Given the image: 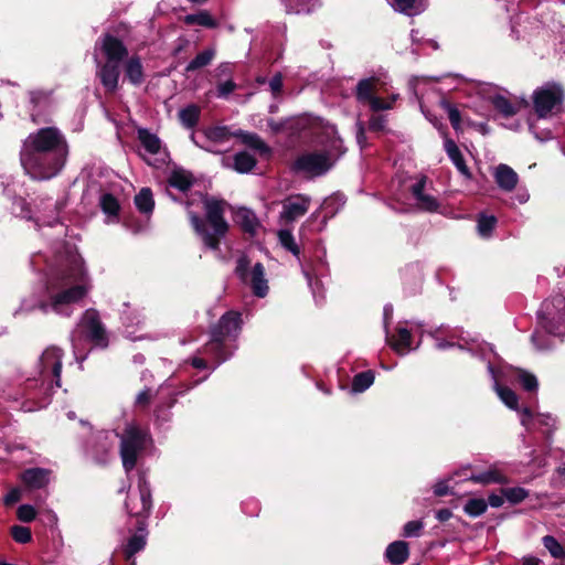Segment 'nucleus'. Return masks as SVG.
Masks as SVG:
<instances>
[{
  "label": "nucleus",
  "mask_w": 565,
  "mask_h": 565,
  "mask_svg": "<svg viewBox=\"0 0 565 565\" xmlns=\"http://www.w3.org/2000/svg\"><path fill=\"white\" fill-rule=\"evenodd\" d=\"M68 156V143L56 127L38 129V180L60 173Z\"/></svg>",
  "instance_id": "f257e3e1"
},
{
  "label": "nucleus",
  "mask_w": 565,
  "mask_h": 565,
  "mask_svg": "<svg viewBox=\"0 0 565 565\" xmlns=\"http://www.w3.org/2000/svg\"><path fill=\"white\" fill-rule=\"evenodd\" d=\"M203 203L206 220L191 211L189 212L190 223L206 248L220 250L221 239L225 237L230 230V225L224 217L226 202L207 198Z\"/></svg>",
  "instance_id": "f03ea898"
},
{
  "label": "nucleus",
  "mask_w": 565,
  "mask_h": 565,
  "mask_svg": "<svg viewBox=\"0 0 565 565\" xmlns=\"http://www.w3.org/2000/svg\"><path fill=\"white\" fill-rule=\"evenodd\" d=\"M241 329V313L234 310L226 311L210 328V340L203 345L202 352L220 365L233 355L235 347L228 344L227 341H235Z\"/></svg>",
  "instance_id": "7ed1b4c3"
},
{
  "label": "nucleus",
  "mask_w": 565,
  "mask_h": 565,
  "mask_svg": "<svg viewBox=\"0 0 565 565\" xmlns=\"http://www.w3.org/2000/svg\"><path fill=\"white\" fill-rule=\"evenodd\" d=\"M98 43L106 61L99 65L96 75L105 93L115 94L118 89L121 63L128 58L129 51L122 40L109 32L103 33Z\"/></svg>",
  "instance_id": "20e7f679"
},
{
  "label": "nucleus",
  "mask_w": 565,
  "mask_h": 565,
  "mask_svg": "<svg viewBox=\"0 0 565 565\" xmlns=\"http://www.w3.org/2000/svg\"><path fill=\"white\" fill-rule=\"evenodd\" d=\"M328 148L321 151H308L299 154L291 164L294 172H303L310 177H321L329 172L337 160L345 153L343 140L332 129Z\"/></svg>",
  "instance_id": "39448f33"
},
{
  "label": "nucleus",
  "mask_w": 565,
  "mask_h": 565,
  "mask_svg": "<svg viewBox=\"0 0 565 565\" xmlns=\"http://www.w3.org/2000/svg\"><path fill=\"white\" fill-rule=\"evenodd\" d=\"M148 434L136 425L127 426L120 438V457L126 472L134 470L139 454L146 448Z\"/></svg>",
  "instance_id": "423d86ee"
},
{
  "label": "nucleus",
  "mask_w": 565,
  "mask_h": 565,
  "mask_svg": "<svg viewBox=\"0 0 565 565\" xmlns=\"http://www.w3.org/2000/svg\"><path fill=\"white\" fill-rule=\"evenodd\" d=\"M537 319L550 334L559 335L565 332V297L555 295L543 301Z\"/></svg>",
  "instance_id": "0eeeda50"
},
{
  "label": "nucleus",
  "mask_w": 565,
  "mask_h": 565,
  "mask_svg": "<svg viewBox=\"0 0 565 565\" xmlns=\"http://www.w3.org/2000/svg\"><path fill=\"white\" fill-rule=\"evenodd\" d=\"M62 358L63 351L56 347L47 348L42 353L38 363V382L41 381V385L47 384L52 388L54 384L61 387Z\"/></svg>",
  "instance_id": "6e6552de"
},
{
  "label": "nucleus",
  "mask_w": 565,
  "mask_h": 565,
  "mask_svg": "<svg viewBox=\"0 0 565 565\" xmlns=\"http://www.w3.org/2000/svg\"><path fill=\"white\" fill-rule=\"evenodd\" d=\"M382 85V81L375 76L360 79L355 87L356 100L363 105H369L373 113L390 110L391 103H385L383 98L376 96Z\"/></svg>",
  "instance_id": "1a4fd4ad"
},
{
  "label": "nucleus",
  "mask_w": 565,
  "mask_h": 565,
  "mask_svg": "<svg viewBox=\"0 0 565 565\" xmlns=\"http://www.w3.org/2000/svg\"><path fill=\"white\" fill-rule=\"evenodd\" d=\"M125 510L136 521L141 519L148 522L152 509L151 489L146 480H139L138 493L128 494L125 500Z\"/></svg>",
  "instance_id": "9d476101"
},
{
  "label": "nucleus",
  "mask_w": 565,
  "mask_h": 565,
  "mask_svg": "<svg viewBox=\"0 0 565 565\" xmlns=\"http://www.w3.org/2000/svg\"><path fill=\"white\" fill-rule=\"evenodd\" d=\"M565 95L558 84L540 87L533 93V107L539 118H546L555 107L561 106Z\"/></svg>",
  "instance_id": "9b49d317"
},
{
  "label": "nucleus",
  "mask_w": 565,
  "mask_h": 565,
  "mask_svg": "<svg viewBox=\"0 0 565 565\" xmlns=\"http://www.w3.org/2000/svg\"><path fill=\"white\" fill-rule=\"evenodd\" d=\"M129 537L121 546L125 561L129 565H136L135 555L145 550L148 541V522L145 520L136 521L132 527L128 529Z\"/></svg>",
  "instance_id": "f8f14e48"
},
{
  "label": "nucleus",
  "mask_w": 565,
  "mask_h": 565,
  "mask_svg": "<svg viewBox=\"0 0 565 565\" xmlns=\"http://www.w3.org/2000/svg\"><path fill=\"white\" fill-rule=\"evenodd\" d=\"M82 324L86 340L102 349L108 347V334L97 310L87 309L83 316Z\"/></svg>",
  "instance_id": "ddd939ff"
},
{
  "label": "nucleus",
  "mask_w": 565,
  "mask_h": 565,
  "mask_svg": "<svg viewBox=\"0 0 565 565\" xmlns=\"http://www.w3.org/2000/svg\"><path fill=\"white\" fill-rule=\"evenodd\" d=\"M86 294L87 290L84 286L75 285L53 295L50 302L38 303V309L44 313H47L50 310L56 313H63L64 306L78 302L86 296Z\"/></svg>",
  "instance_id": "4468645a"
},
{
  "label": "nucleus",
  "mask_w": 565,
  "mask_h": 565,
  "mask_svg": "<svg viewBox=\"0 0 565 565\" xmlns=\"http://www.w3.org/2000/svg\"><path fill=\"white\" fill-rule=\"evenodd\" d=\"M309 206V196L305 194L291 195L282 202L280 217L287 223L295 222L308 212Z\"/></svg>",
  "instance_id": "2eb2a0df"
},
{
  "label": "nucleus",
  "mask_w": 565,
  "mask_h": 565,
  "mask_svg": "<svg viewBox=\"0 0 565 565\" xmlns=\"http://www.w3.org/2000/svg\"><path fill=\"white\" fill-rule=\"evenodd\" d=\"M444 149H445L447 156L449 157V159L451 160V162L454 163V166L457 168V170L465 178L472 179V173H471L469 167L467 166L466 160H465L459 147L455 142V140H452L451 138H448L446 136L445 142H444Z\"/></svg>",
  "instance_id": "dca6fc26"
},
{
  "label": "nucleus",
  "mask_w": 565,
  "mask_h": 565,
  "mask_svg": "<svg viewBox=\"0 0 565 565\" xmlns=\"http://www.w3.org/2000/svg\"><path fill=\"white\" fill-rule=\"evenodd\" d=\"M20 161L26 174L35 178V135L30 134L20 152Z\"/></svg>",
  "instance_id": "f3484780"
},
{
  "label": "nucleus",
  "mask_w": 565,
  "mask_h": 565,
  "mask_svg": "<svg viewBox=\"0 0 565 565\" xmlns=\"http://www.w3.org/2000/svg\"><path fill=\"white\" fill-rule=\"evenodd\" d=\"M494 180L501 190L510 192L515 189L519 177L511 167L500 163L495 168Z\"/></svg>",
  "instance_id": "a211bd4d"
},
{
  "label": "nucleus",
  "mask_w": 565,
  "mask_h": 565,
  "mask_svg": "<svg viewBox=\"0 0 565 565\" xmlns=\"http://www.w3.org/2000/svg\"><path fill=\"white\" fill-rule=\"evenodd\" d=\"M235 136L239 137L245 146L257 151L262 158L271 157V148L257 134L239 130Z\"/></svg>",
  "instance_id": "6ab92c4d"
},
{
  "label": "nucleus",
  "mask_w": 565,
  "mask_h": 565,
  "mask_svg": "<svg viewBox=\"0 0 565 565\" xmlns=\"http://www.w3.org/2000/svg\"><path fill=\"white\" fill-rule=\"evenodd\" d=\"M385 557L392 565H403L409 558V545L405 541H394L387 545Z\"/></svg>",
  "instance_id": "aec40b11"
},
{
  "label": "nucleus",
  "mask_w": 565,
  "mask_h": 565,
  "mask_svg": "<svg viewBox=\"0 0 565 565\" xmlns=\"http://www.w3.org/2000/svg\"><path fill=\"white\" fill-rule=\"evenodd\" d=\"M125 78L134 86H140L145 79L143 66L138 55L125 60Z\"/></svg>",
  "instance_id": "412c9836"
},
{
  "label": "nucleus",
  "mask_w": 565,
  "mask_h": 565,
  "mask_svg": "<svg viewBox=\"0 0 565 565\" xmlns=\"http://www.w3.org/2000/svg\"><path fill=\"white\" fill-rule=\"evenodd\" d=\"M250 287L256 297L264 298L268 294V282L265 278V267L262 263H256L250 271Z\"/></svg>",
  "instance_id": "4be33fe9"
},
{
  "label": "nucleus",
  "mask_w": 565,
  "mask_h": 565,
  "mask_svg": "<svg viewBox=\"0 0 565 565\" xmlns=\"http://www.w3.org/2000/svg\"><path fill=\"white\" fill-rule=\"evenodd\" d=\"M234 221L244 233L249 234L250 236L256 235L259 222L252 210L246 207L238 209L234 215Z\"/></svg>",
  "instance_id": "5701e85b"
},
{
  "label": "nucleus",
  "mask_w": 565,
  "mask_h": 565,
  "mask_svg": "<svg viewBox=\"0 0 565 565\" xmlns=\"http://www.w3.org/2000/svg\"><path fill=\"white\" fill-rule=\"evenodd\" d=\"M287 14H310L319 6V0H280Z\"/></svg>",
  "instance_id": "b1692460"
},
{
  "label": "nucleus",
  "mask_w": 565,
  "mask_h": 565,
  "mask_svg": "<svg viewBox=\"0 0 565 565\" xmlns=\"http://www.w3.org/2000/svg\"><path fill=\"white\" fill-rule=\"evenodd\" d=\"M168 183L181 192H188L194 184V178L183 169H175L171 172Z\"/></svg>",
  "instance_id": "393cba45"
},
{
  "label": "nucleus",
  "mask_w": 565,
  "mask_h": 565,
  "mask_svg": "<svg viewBox=\"0 0 565 565\" xmlns=\"http://www.w3.org/2000/svg\"><path fill=\"white\" fill-rule=\"evenodd\" d=\"M470 481L479 484H491V483H499V484H505L509 482V479L507 476H504L501 471L498 469H489L487 471L472 475L469 478Z\"/></svg>",
  "instance_id": "a878e982"
},
{
  "label": "nucleus",
  "mask_w": 565,
  "mask_h": 565,
  "mask_svg": "<svg viewBox=\"0 0 565 565\" xmlns=\"http://www.w3.org/2000/svg\"><path fill=\"white\" fill-rule=\"evenodd\" d=\"M134 203L141 214H151L154 209L153 194L150 188H142L134 198Z\"/></svg>",
  "instance_id": "bb28decb"
},
{
  "label": "nucleus",
  "mask_w": 565,
  "mask_h": 565,
  "mask_svg": "<svg viewBox=\"0 0 565 565\" xmlns=\"http://www.w3.org/2000/svg\"><path fill=\"white\" fill-rule=\"evenodd\" d=\"M99 207L109 218L118 221L120 203L111 193H103L99 198Z\"/></svg>",
  "instance_id": "cd10ccee"
},
{
  "label": "nucleus",
  "mask_w": 565,
  "mask_h": 565,
  "mask_svg": "<svg viewBox=\"0 0 565 565\" xmlns=\"http://www.w3.org/2000/svg\"><path fill=\"white\" fill-rule=\"evenodd\" d=\"M138 140L150 154L159 153L161 140L156 134L150 132L147 128H140L138 129Z\"/></svg>",
  "instance_id": "c85d7f7f"
},
{
  "label": "nucleus",
  "mask_w": 565,
  "mask_h": 565,
  "mask_svg": "<svg viewBox=\"0 0 565 565\" xmlns=\"http://www.w3.org/2000/svg\"><path fill=\"white\" fill-rule=\"evenodd\" d=\"M216 55V50L214 47H207L196 54V56L189 62L185 67L188 73L195 72L200 68H203L212 63Z\"/></svg>",
  "instance_id": "c756f323"
},
{
  "label": "nucleus",
  "mask_w": 565,
  "mask_h": 565,
  "mask_svg": "<svg viewBox=\"0 0 565 565\" xmlns=\"http://www.w3.org/2000/svg\"><path fill=\"white\" fill-rule=\"evenodd\" d=\"M200 116L201 109L195 104L188 105L179 111V119L188 129H192L199 124Z\"/></svg>",
  "instance_id": "7c9ffc66"
},
{
  "label": "nucleus",
  "mask_w": 565,
  "mask_h": 565,
  "mask_svg": "<svg viewBox=\"0 0 565 565\" xmlns=\"http://www.w3.org/2000/svg\"><path fill=\"white\" fill-rule=\"evenodd\" d=\"M498 218L494 215L481 212L477 216V230L481 237L488 238L497 227Z\"/></svg>",
  "instance_id": "2f4dec72"
},
{
  "label": "nucleus",
  "mask_w": 565,
  "mask_h": 565,
  "mask_svg": "<svg viewBox=\"0 0 565 565\" xmlns=\"http://www.w3.org/2000/svg\"><path fill=\"white\" fill-rule=\"evenodd\" d=\"M184 22L188 25H201L207 29H215L217 26V21L205 10L185 15Z\"/></svg>",
  "instance_id": "473e14b6"
},
{
  "label": "nucleus",
  "mask_w": 565,
  "mask_h": 565,
  "mask_svg": "<svg viewBox=\"0 0 565 565\" xmlns=\"http://www.w3.org/2000/svg\"><path fill=\"white\" fill-rule=\"evenodd\" d=\"M494 109L499 111L503 117L510 118L516 115L520 110V107L512 104L510 99L504 97L503 95H495L491 100Z\"/></svg>",
  "instance_id": "72a5a7b5"
},
{
  "label": "nucleus",
  "mask_w": 565,
  "mask_h": 565,
  "mask_svg": "<svg viewBox=\"0 0 565 565\" xmlns=\"http://www.w3.org/2000/svg\"><path fill=\"white\" fill-rule=\"evenodd\" d=\"M257 163V160L247 151H239L234 156V169L238 173L250 172Z\"/></svg>",
  "instance_id": "f704fd0d"
},
{
  "label": "nucleus",
  "mask_w": 565,
  "mask_h": 565,
  "mask_svg": "<svg viewBox=\"0 0 565 565\" xmlns=\"http://www.w3.org/2000/svg\"><path fill=\"white\" fill-rule=\"evenodd\" d=\"M374 379L375 375L372 370L355 374L352 380V392L362 393L366 391L374 383Z\"/></svg>",
  "instance_id": "c9c22d12"
},
{
  "label": "nucleus",
  "mask_w": 565,
  "mask_h": 565,
  "mask_svg": "<svg viewBox=\"0 0 565 565\" xmlns=\"http://www.w3.org/2000/svg\"><path fill=\"white\" fill-rule=\"evenodd\" d=\"M412 342V333L406 328H398L397 329V338L393 341H391L392 348L398 352L404 353L409 347Z\"/></svg>",
  "instance_id": "e433bc0d"
},
{
  "label": "nucleus",
  "mask_w": 565,
  "mask_h": 565,
  "mask_svg": "<svg viewBox=\"0 0 565 565\" xmlns=\"http://www.w3.org/2000/svg\"><path fill=\"white\" fill-rule=\"evenodd\" d=\"M177 403L174 397H168L163 403L159 404L154 409L156 419L160 423H168L172 418L171 408Z\"/></svg>",
  "instance_id": "4c0bfd02"
},
{
  "label": "nucleus",
  "mask_w": 565,
  "mask_h": 565,
  "mask_svg": "<svg viewBox=\"0 0 565 565\" xmlns=\"http://www.w3.org/2000/svg\"><path fill=\"white\" fill-rule=\"evenodd\" d=\"M501 493L511 504H519L529 497V490L522 487L501 488Z\"/></svg>",
  "instance_id": "58836bf2"
},
{
  "label": "nucleus",
  "mask_w": 565,
  "mask_h": 565,
  "mask_svg": "<svg viewBox=\"0 0 565 565\" xmlns=\"http://www.w3.org/2000/svg\"><path fill=\"white\" fill-rule=\"evenodd\" d=\"M487 508H488V503L484 499L475 498V499H469L466 502V504L463 507V511L469 516L477 518V516L482 515L487 511Z\"/></svg>",
  "instance_id": "ea45409f"
},
{
  "label": "nucleus",
  "mask_w": 565,
  "mask_h": 565,
  "mask_svg": "<svg viewBox=\"0 0 565 565\" xmlns=\"http://www.w3.org/2000/svg\"><path fill=\"white\" fill-rule=\"evenodd\" d=\"M278 238L281 246L290 252L294 256L299 257L300 247L295 242V237L289 230H280L278 232Z\"/></svg>",
  "instance_id": "a19ab883"
},
{
  "label": "nucleus",
  "mask_w": 565,
  "mask_h": 565,
  "mask_svg": "<svg viewBox=\"0 0 565 565\" xmlns=\"http://www.w3.org/2000/svg\"><path fill=\"white\" fill-rule=\"evenodd\" d=\"M542 543L544 547L550 552L551 556L554 558H564L565 557V548L564 546L552 535H545L542 539Z\"/></svg>",
  "instance_id": "79ce46f5"
},
{
  "label": "nucleus",
  "mask_w": 565,
  "mask_h": 565,
  "mask_svg": "<svg viewBox=\"0 0 565 565\" xmlns=\"http://www.w3.org/2000/svg\"><path fill=\"white\" fill-rule=\"evenodd\" d=\"M518 382L526 392H536L539 387V381L536 376L525 370H519L516 375Z\"/></svg>",
  "instance_id": "37998d69"
},
{
  "label": "nucleus",
  "mask_w": 565,
  "mask_h": 565,
  "mask_svg": "<svg viewBox=\"0 0 565 565\" xmlns=\"http://www.w3.org/2000/svg\"><path fill=\"white\" fill-rule=\"evenodd\" d=\"M498 395L501 401L511 409L518 411L519 408V397L513 390L508 386H498L497 388Z\"/></svg>",
  "instance_id": "c03bdc74"
},
{
  "label": "nucleus",
  "mask_w": 565,
  "mask_h": 565,
  "mask_svg": "<svg viewBox=\"0 0 565 565\" xmlns=\"http://www.w3.org/2000/svg\"><path fill=\"white\" fill-rule=\"evenodd\" d=\"M10 533H11L12 539L17 543L24 544L32 540V532H31V529L28 526L13 525L10 529Z\"/></svg>",
  "instance_id": "a18cd8bd"
},
{
  "label": "nucleus",
  "mask_w": 565,
  "mask_h": 565,
  "mask_svg": "<svg viewBox=\"0 0 565 565\" xmlns=\"http://www.w3.org/2000/svg\"><path fill=\"white\" fill-rule=\"evenodd\" d=\"M206 136L212 141L222 142L228 140L233 135L227 127L216 126L211 128Z\"/></svg>",
  "instance_id": "49530a36"
},
{
  "label": "nucleus",
  "mask_w": 565,
  "mask_h": 565,
  "mask_svg": "<svg viewBox=\"0 0 565 565\" xmlns=\"http://www.w3.org/2000/svg\"><path fill=\"white\" fill-rule=\"evenodd\" d=\"M424 529V522L422 520L409 521L405 523L403 527L404 537H418L420 536L422 530Z\"/></svg>",
  "instance_id": "de8ad7c7"
},
{
  "label": "nucleus",
  "mask_w": 565,
  "mask_h": 565,
  "mask_svg": "<svg viewBox=\"0 0 565 565\" xmlns=\"http://www.w3.org/2000/svg\"><path fill=\"white\" fill-rule=\"evenodd\" d=\"M418 207L427 212H436L439 207V203L433 195L424 194L416 199Z\"/></svg>",
  "instance_id": "09e8293b"
},
{
  "label": "nucleus",
  "mask_w": 565,
  "mask_h": 565,
  "mask_svg": "<svg viewBox=\"0 0 565 565\" xmlns=\"http://www.w3.org/2000/svg\"><path fill=\"white\" fill-rule=\"evenodd\" d=\"M249 265H250V260L247 256L243 255L241 256L238 259H237V263H236V268H235V273L237 275V277L243 280L244 282L247 281L248 279V276H249Z\"/></svg>",
  "instance_id": "8fccbe9b"
},
{
  "label": "nucleus",
  "mask_w": 565,
  "mask_h": 565,
  "mask_svg": "<svg viewBox=\"0 0 565 565\" xmlns=\"http://www.w3.org/2000/svg\"><path fill=\"white\" fill-rule=\"evenodd\" d=\"M447 111H448V118L451 124V127L458 131L461 129V114L459 109L455 106H452L450 103H447L445 105Z\"/></svg>",
  "instance_id": "3c124183"
},
{
  "label": "nucleus",
  "mask_w": 565,
  "mask_h": 565,
  "mask_svg": "<svg viewBox=\"0 0 565 565\" xmlns=\"http://www.w3.org/2000/svg\"><path fill=\"white\" fill-rule=\"evenodd\" d=\"M17 516L22 522H32L35 520V507L22 504L18 508Z\"/></svg>",
  "instance_id": "603ef678"
},
{
  "label": "nucleus",
  "mask_w": 565,
  "mask_h": 565,
  "mask_svg": "<svg viewBox=\"0 0 565 565\" xmlns=\"http://www.w3.org/2000/svg\"><path fill=\"white\" fill-rule=\"evenodd\" d=\"M237 85L234 81L227 79L225 82L218 83L217 88V96L221 98H227L230 94H232L236 89Z\"/></svg>",
  "instance_id": "864d4df0"
},
{
  "label": "nucleus",
  "mask_w": 565,
  "mask_h": 565,
  "mask_svg": "<svg viewBox=\"0 0 565 565\" xmlns=\"http://www.w3.org/2000/svg\"><path fill=\"white\" fill-rule=\"evenodd\" d=\"M386 126V118L383 115H372L369 120V129L371 131H383Z\"/></svg>",
  "instance_id": "5fc2aeb1"
},
{
  "label": "nucleus",
  "mask_w": 565,
  "mask_h": 565,
  "mask_svg": "<svg viewBox=\"0 0 565 565\" xmlns=\"http://www.w3.org/2000/svg\"><path fill=\"white\" fill-rule=\"evenodd\" d=\"M416 1L417 0H395L396 10L405 14H412Z\"/></svg>",
  "instance_id": "6e6d98bb"
},
{
  "label": "nucleus",
  "mask_w": 565,
  "mask_h": 565,
  "mask_svg": "<svg viewBox=\"0 0 565 565\" xmlns=\"http://www.w3.org/2000/svg\"><path fill=\"white\" fill-rule=\"evenodd\" d=\"M282 76L280 73L275 74L269 81V87L274 96H277L282 90Z\"/></svg>",
  "instance_id": "4d7b16f0"
},
{
  "label": "nucleus",
  "mask_w": 565,
  "mask_h": 565,
  "mask_svg": "<svg viewBox=\"0 0 565 565\" xmlns=\"http://www.w3.org/2000/svg\"><path fill=\"white\" fill-rule=\"evenodd\" d=\"M21 500V490L12 488L4 497L3 502L7 507H11Z\"/></svg>",
  "instance_id": "13d9d810"
},
{
  "label": "nucleus",
  "mask_w": 565,
  "mask_h": 565,
  "mask_svg": "<svg viewBox=\"0 0 565 565\" xmlns=\"http://www.w3.org/2000/svg\"><path fill=\"white\" fill-rule=\"evenodd\" d=\"M426 180L427 178L423 175L415 184L411 186V193L413 194L415 200L425 194L424 190L426 185Z\"/></svg>",
  "instance_id": "bf43d9fd"
},
{
  "label": "nucleus",
  "mask_w": 565,
  "mask_h": 565,
  "mask_svg": "<svg viewBox=\"0 0 565 565\" xmlns=\"http://www.w3.org/2000/svg\"><path fill=\"white\" fill-rule=\"evenodd\" d=\"M52 470L38 468V490L44 488L49 481Z\"/></svg>",
  "instance_id": "052dcab7"
},
{
  "label": "nucleus",
  "mask_w": 565,
  "mask_h": 565,
  "mask_svg": "<svg viewBox=\"0 0 565 565\" xmlns=\"http://www.w3.org/2000/svg\"><path fill=\"white\" fill-rule=\"evenodd\" d=\"M151 393L149 388L141 391L136 397V404L146 407L150 404Z\"/></svg>",
  "instance_id": "680f3d73"
},
{
  "label": "nucleus",
  "mask_w": 565,
  "mask_h": 565,
  "mask_svg": "<svg viewBox=\"0 0 565 565\" xmlns=\"http://www.w3.org/2000/svg\"><path fill=\"white\" fill-rule=\"evenodd\" d=\"M23 482L29 487H35V468H29L22 473Z\"/></svg>",
  "instance_id": "e2e57ef3"
},
{
  "label": "nucleus",
  "mask_w": 565,
  "mask_h": 565,
  "mask_svg": "<svg viewBox=\"0 0 565 565\" xmlns=\"http://www.w3.org/2000/svg\"><path fill=\"white\" fill-rule=\"evenodd\" d=\"M449 493H451V491L446 481H439L434 486V494L436 497H444Z\"/></svg>",
  "instance_id": "0e129e2a"
},
{
  "label": "nucleus",
  "mask_w": 565,
  "mask_h": 565,
  "mask_svg": "<svg viewBox=\"0 0 565 565\" xmlns=\"http://www.w3.org/2000/svg\"><path fill=\"white\" fill-rule=\"evenodd\" d=\"M504 499L505 498L503 497L502 493L501 494L491 493L488 497L487 503L490 504L492 508H500L504 503Z\"/></svg>",
  "instance_id": "69168bd1"
},
{
  "label": "nucleus",
  "mask_w": 565,
  "mask_h": 565,
  "mask_svg": "<svg viewBox=\"0 0 565 565\" xmlns=\"http://www.w3.org/2000/svg\"><path fill=\"white\" fill-rule=\"evenodd\" d=\"M267 126L270 129L273 134H279L284 130L285 124L281 121H276L275 119L270 118L267 120Z\"/></svg>",
  "instance_id": "338daca9"
},
{
  "label": "nucleus",
  "mask_w": 565,
  "mask_h": 565,
  "mask_svg": "<svg viewBox=\"0 0 565 565\" xmlns=\"http://www.w3.org/2000/svg\"><path fill=\"white\" fill-rule=\"evenodd\" d=\"M356 141L361 148H364L366 143L365 129L362 122L358 124Z\"/></svg>",
  "instance_id": "774afa93"
}]
</instances>
